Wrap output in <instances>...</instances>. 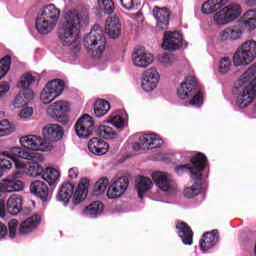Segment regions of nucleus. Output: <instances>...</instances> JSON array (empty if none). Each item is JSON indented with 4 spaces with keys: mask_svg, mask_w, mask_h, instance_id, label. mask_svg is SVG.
I'll list each match as a JSON object with an SVG mask.
<instances>
[{
    "mask_svg": "<svg viewBox=\"0 0 256 256\" xmlns=\"http://www.w3.org/2000/svg\"><path fill=\"white\" fill-rule=\"evenodd\" d=\"M20 143L23 148L12 147L5 155L30 161L25 163L21 160H15V167L16 169H23L24 173L29 177H42L45 169H43L41 163L45 161V156L39 152L32 151H41L42 153L53 151V144L48 143L39 135L22 136Z\"/></svg>",
    "mask_w": 256,
    "mask_h": 256,
    "instance_id": "obj_1",
    "label": "nucleus"
},
{
    "mask_svg": "<svg viewBox=\"0 0 256 256\" xmlns=\"http://www.w3.org/2000/svg\"><path fill=\"white\" fill-rule=\"evenodd\" d=\"M89 25V13L68 11L58 29V39L64 47H71L73 53L81 51V29Z\"/></svg>",
    "mask_w": 256,
    "mask_h": 256,
    "instance_id": "obj_2",
    "label": "nucleus"
},
{
    "mask_svg": "<svg viewBox=\"0 0 256 256\" xmlns=\"http://www.w3.org/2000/svg\"><path fill=\"white\" fill-rule=\"evenodd\" d=\"M61 17V10L55 4L42 7L36 16L35 27L39 35H49L55 31Z\"/></svg>",
    "mask_w": 256,
    "mask_h": 256,
    "instance_id": "obj_3",
    "label": "nucleus"
},
{
    "mask_svg": "<svg viewBox=\"0 0 256 256\" xmlns=\"http://www.w3.org/2000/svg\"><path fill=\"white\" fill-rule=\"evenodd\" d=\"M89 193V180L82 179L78 184V188L75 191V184L71 182H66L62 184L60 191L57 195V201L64 203L67 205L73 197V204L79 205V203H83L84 199H87V194Z\"/></svg>",
    "mask_w": 256,
    "mask_h": 256,
    "instance_id": "obj_4",
    "label": "nucleus"
},
{
    "mask_svg": "<svg viewBox=\"0 0 256 256\" xmlns=\"http://www.w3.org/2000/svg\"><path fill=\"white\" fill-rule=\"evenodd\" d=\"M84 47L94 59H101L107 45L105 32L99 25H94L91 31L84 37Z\"/></svg>",
    "mask_w": 256,
    "mask_h": 256,
    "instance_id": "obj_5",
    "label": "nucleus"
},
{
    "mask_svg": "<svg viewBox=\"0 0 256 256\" xmlns=\"http://www.w3.org/2000/svg\"><path fill=\"white\" fill-rule=\"evenodd\" d=\"M179 99H191L192 107H201L203 105V93L197 91V78L195 76L186 77L185 81L180 84L177 90Z\"/></svg>",
    "mask_w": 256,
    "mask_h": 256,
    "instance_id": "obj_6",
    "label": "nucleus"
},
{
    "mask_svg": "<svg viewBox=\"0 0 256 256\" xmlns=\"http://www.w3.org/2000/svg\"><path fill=\"white\" fill-rule=\"evenodd\" d=\"M192 163V167L189 164L180 165L175 168L177 175H183V173H190L192 179H201L205 167H207V156L203 153H198L196 156H189Z\"/></svg>",
    "mask_w": 256,
    "mask_h": 256,
    "instance_id": "obj_7",
    "label": "nucleus"
},
{
    "mask_svg": "<svg viewBox=\"0 0 256 256\" xmlns=\"http://www.w3.org/2000/svg\"><path fill=\"white\" fill-rule=\"evenodd\" d=\"M256 57V41L248 40L244 42L234 53L233 63L235 67L251 65Z\"/></svg>",
    "mask_w": 256,
    "mask_h": 256,
    "instance_id": "obj_8",
    "label": "nucleus"
},
{
    "mask_svg": "<svg viewBox=\"0 0 256 256\" xmlns=\"http://www.w3.org/2000/svg\"><path fill=\"white\" fill-rule=\"evenodd\" d=\"M65 89V83L63 80H52L48 82L44 89L40 93V100L44 105H49L52 101H55L63 90Z\"/></svg>",
    "mask_w": 256,
    "mask_h": 256,
    "instance_id": "obj_9",
    "label": "nucleus"
},
{
    "mask_svg": "<svg viewBox=\"0 0 256 256\" xmlns=\"http://www.w3.org/2000/svg\"><path fill=\"white\" fill-rule=\"evenodd\" d=\"M75 133L80 139H87L93 135V131H95V122L93 121V117L89 114H84L79 120L76 122Z\"/></svg>",
    "mask_w": 256,
    "mask_h": 256,
    "instance_id": "obj_10",
    "label": "nucleus"
},
{
    "mask_svg": "<svg viewBox=\"0 0 256 256\" xmlns=\"http://www.w3.org/2000/svg\"><path fill=\"white\" fill-rule=\"evenodd\" d=\"M152 179L160 191H164V193H173L177 190V184L167 172H154L152 173Z\"/></svg>",
    "mask_w": 256,
    "mask_h": 256,
    "instance_id": "obj_11",
    "label": "nucleus"
},
{
    "mask_svg": "<svg viewBox=\"0 0 256 256\" xmlns=\"http://www.w3.org/2000/svg\"><path fill=\"white\" fill-rule=\"evenodd\" d=\"M183 47V35L177 31L164 32L162 49L165 51H177Z\"/></svg>",
    "mask_w": 256,
    "mask_h": 256,
    "instance_id": "obj_12",
    "label": "nucleus"
},
{
    "mask_svg": "<svg viewBox=\"0 0 256 256\" xmlns=\"http://www.w3.org/2000/svg\"><path fill=\"white\" fill-rule=\"evenodd\" d=\"M128 187L129 178H127L126 176L119 177L108 187V199H119V197L125 195V191H127Z\"/></svg>",
    "mask_w": 256,
    "mask_h": 256,
    "instance_id": "obj_13",
    "label": "nucleus"
},
{
    "mask_svg": "<svg viewBox=\"0 0 256 256\" xmlns=\"http://www.w3.org/2000/svg\"><path fill=\"white\" fill-rule=\"evenodd\" d=\"M161 79V75L159 74V71H157V68H149L144 72V77L142 79V89L143 91H146V93H149L157 88V85H159V81Z\"/></svg>",
    "mask_w": 256,
    "mask_h": 256,
    "instance_id": "obj_14",
    "label": "nucleus"
},
{
    "mask_svg": "<svg viewBox=\"0 0 256 256\" xmlns=\"http://www.w3.org/2000/svg\"><path fill=\"white\" fill-rule=\"evenodd\" d=\"M163 145V140L157 134H145L139 137V144L134 146L135 151L142 149H157Z\"/></svg>",
    "mask_w": 256,
    "mask_h": 256,
    "instance_id": "obj_15",
    "label": "nucleus"
},
{
    "mask_svg": "<svg viewBox=\"0 0 256 256\" xmlns=\"http://www.w3.org/2000/svg\"><path fill=\"white\" fill-rule=\"evenodd\" d=\"M154 61L151 53L145 51V49H137L132 55V63L135 67L141 69H147Z\"/></svg>",
    "mask_w": 256,
    "mask_h": 256,
    "instance_id": "obj_16",
    "label": "nucleus"
},
{
    "mask_svg": "<svg viewBox=\"0 0 256 256\" xmlns=\"http://www.w3.org/2000/svg\"><path fill=\"white\" fill-rule=\"evenodd\" d=\"M20 177H23V173L17 171L13 174L12 178H7L2 181L4 183V190L6 193L23 191L25 184L23 183V181L19 180Z\"/></svg>",
    "mask_w": 256,
    "mask_h": 256,
    "instance_id": "obj_17",
    "label": "nucleus"
},
{
    "mask_svg": "<svg viewBox=\"0 0 256 256\" xmlns=\"http://www.w3.org/2000/svg\"><path fill=\"white\" fill-rule=\"evenodd\" d=\"M43 134L45 138L42 139L53 145L54 141H59L63 137V129L57 124H49L44 128Z\"/></svg>",
    "mask_w": 256,
    "mask_h": 256,
    "instance_id": "obj_18",
    "label": "nucleus"
},
{
    "mask_svg": "<svg viewBox=\"0 0 256 256\" xmlns=\"http://www.w3.org/2000/svg\"><path fill=\"white\" fill-rule=\"evenodd\" d=\"M152 13L153 17L156 19L157 28L160 29V31H165V29L169 27V11H167V8H159L156 6Z\"/></svg>",
    "mask_w": 256,
    "mask_h": 256,
    "instance_id": "obj_19",
    "label": "nucleus"
},
{
    "mask_svg": "<svg viewBox=\"0 0 256 256\" xmlns=\"http://www.w3.org/2000/svg\"><path fill=\"white\" fill-rule=\"evenodd\" d=\"M88 150L93 155H105L109 151V144L101 138L93 137L88 141Z\"/></svg>",
    "mask_w": 256,
    "mask_h": 256,
    "instance_id": "obj_20",
    "label": "nucleus"
},
{
    "mask_svg": "<svg viewBox=\"0 0 256 256\" xmlns=\"http://www.w3.org/2000/svg\"><path fill=\"white\" fill-rule=\"evenodd\" d=\"M52 111L53 115L57 117V121L62 123V125H67L68 119L67 116L63 115L69 111V104L65 101L55 102L52 107L49 109Z\"/></svg>",
    "mask_w": 256,
    "mask_h": 256,
    "instance_id": "obj_21",
    "label": "nucleus"
},
{
    "mask_svg": "<svg viewBox=\"0 0 256 256\" xmlns=\"http://www.w3.org/2000/svg\"><path fill=\"white\" fill-rule=\"evenodd\" d=\"M105 31L110 39H118L121 35V21L115 16H111L106 20Z\"/></svg>",
    "mask_w": 256,
    "mask_h": 256,
    "instance_id": "obj_22",
    "label": "nucleus"
},
{
    "mask_svg": "<svg viewBox=\"0 0 256 256\" xmlns=\"http://www.w3.org/2000/svg\"><path fill=\"white\" fill-rule=\"evenodd\" d=\"M217 243H219V232L217 230L206 232L203 235V239L200 240V248L203 253H206V251H209V249H213Z\"/></svg>",
    "mask_w": 256,
    "mask_h": 256,
    "instance_id": "obj_23",
    "label": "nucleus"
},
{
    "mask_svg": "<svg viewBox=\"0 0 256 256\" xmlns=\"http://www.w3.org/2000/svg\"><path fill=\"white\" fill-rule=\"evenodd\" d=\"M6 209L10 215H19L23 209V196L12 194L6 202Z\"/></svg>",
    "mask_w": 256,
    "mask_h": 256,
    "instance_id": "obj_24",
    "label": "nucleus"
},
{
    "mask_svg": "<svg viewBox=\"0 0 256 256\" xmlns=\"http://www.w3.org/2000/svg\"><path fill=\"white\" fill-rule=\"evenodd\" d=\"M39 223H41V216L39 215H33L24 220L19 226L20 235H29V233H33V231L39 227Z\"/></svg>",
    "mask_w": 256,
    "mask_h": 256,
    "instance_id": "obj_25",
    "label": "nucleus"
},
{
    "mask_svg": "<svg viewBox=\"0 0 256 256\" xmlns=\"http://www.w3.org/2000/svg\"><path fill=\"white\" fill-rule=\"evenodd\" d=\"M30 191L42 201H47L49 197V187L41 180H35L30 184Z\"/></svg>",
    "mask_w": 256,
    "mask_h": 256,
    "instance_id": "obj_26",
    "label": "nucleus"
},
{
    "mask_svg": "<svg viewBox=\"0 0 256 256\" xmlns=\"http://www.w3.org/2000/svg\"><path fill=\"white\" fill-rule=\"evenodd\" d=\"M176 228L183 244L193 245V230H191V227L184 222H180L176 225Z\"/></svg>",
    "mask_w": 256,
    "mask_h": 256,
    "instance_id": "obj_27",
    "label": "nucleus"
},
{
    "mask_svg": "<svg viewBox=\"0 0 256 256\" xmlns=\"http://www.w3.org/2000/svg\"><path fill=\"white\" fill-rule=\"evenodd\" d=\"M33 99V90H21L14 98L12 105L15 109L25 107Z\"/></svg>",
    "mask_w": 256,
    "mask_h": 256,
    "instance_id": "obj_28",
    "label": "nucleus"
},
{
    "mask_svg": "<svg viewBox=\"0 0 256 256\" xmlns=\"http://www.w3.org/2000/svg\"><path fill=\"white\" fill-rule=\"evenodd\" d=\"M227 3H229V0H208L202 4V13L204 15H211V13H215V11H218Z\"/></svg>",
    "mask_w": 256,
    "mask_h": 256,
    "instance_id": "obj_29",
    "label": "nucleus"
},
{
    "mask_svg": "<svg viewBox=\"0 0 256 256\" xmlns=\"http://www.w3.org/2000/svg\"><path fill=\"white\" fill-rule=\"evenodd\" d=\"M243 25L244 29L251 33V31H255L256 29V8L250 9L246 11L243 16Z\"/></svg>",
    "mask_w": 256,
    "mask_h": 256,
    "instance_id": "obj_30",
    "label": "nucleus"
},
{
    "mask_svg": "<svg viewBox=\"0 0 256 256\" xmlns=\"http://www.w3.org/2000/svg\"><path fill=\"white\" fill-rule=\"evenodd\" d=\"M136 189L138 191V197L143 199V194L153 189V181L150 178L139 176L136 179Z\"/></svg>",
    "mask_w": 256,
    "mask_h": 256,
    "instance_id": "obj_31",
    "label": "nucleus"
},
{
    "mask_svg": "<svg viewBox=\"0 0 256 256\" xmlns=\"http://www.w3.org/2000/svg\"><path fill=\"white\" fill-rule=\"evenodd\" d=\"M243 37V31L238 27H228L220 33L222 41H237Z\"/></svg>",
    "mask_w": 256,
    "mask_h": 256,
    "instance_id": "obj_32",
    "label": "nucleus"
},
{
    "mask_svg": "<svg viewBox=\"0 0 256 256\" xmlns=\"http://www.w3.org/2000/svg\"><path fill=\"white\" fill-rule=\"evenodd\" d=\"M103 209H105V206L103 205V203L99 201H95L83 211V215H85V217H90L91 219H95V217H99V215L103 213Z\"/></svg>",
    "mask_w": 256,
    "mask_h": 256,
    "instance_id": "obj_33",
    "label": "nucleus"
},
{
    "mask_svg": "<svg viewBox=\"0 0 256 256\" xmlns=\"http://www.w3.org/2000/svg\"><path fill=\"white\" fill-rule=\"evenodd\" d=\"M222 9L224 10V13H226V17L230 20V23H233L235 19L241 17V13L243 11L241 5L237 3L229 4Z\"/></svg>",
    "mask_w": 256,
    "mask_h": 256,
    "instance_id": "obj_34",
    "label": "nucleus"
},
{
    "mask_svg": "<svg viewBox=\"0 0 256 256\" xmlns=\"http://www.w3.org/2000/svg\"><path fill=\"white\" fill-rule=\"evenodd\" d=\"M194 183L191 186H188L184 189V196L187 199H193V197H197L201 193V177L194 178Z\"/></svg>",
    "mask_w": 256,
    "mask_h": 256,
    "instance_id": "obj_35",
    "label": "nucleus"
},
{
    "mask_svg": "<svg viewBox=\"0 0 256 256\" xmlns=\"http://www.w3.org/2000/svg\"><path fill=\"white\" fill-rule=\"evenodd\" d=\"M111 110V104L104 99L97 100L94 104V113L96 117H105Z\"/></svg>",
    "mask_w": 256,
    "mask_h": 256,
    "instance_id": "obj_36",
    "label": "nucleus"
},
{
    "mask_svg": "<svg viewBox=\"0 0 256 256\" xmlns=\"http://www.w3.org/2000/svg\"><path fill=\"white\" fill-rule=\"evenodd\" d=\"M10 150L4 151L2 153V157L0 158V169H3L4 171H7L13 167V163L15 165V161H19L18 156H9L5 153H9ZM18 158V159H17Z\"/></svg>",
    "mask_w": 256,
    "mask_h": 256,
    "instance_id": "obj_37",
    "label": "nucleus"
},
{
    "mask_svg": "<svg viewBox=\"0 0 256 256\" xmlns=\"http://www.w3.org/2000/svg\"><path fill=\"white\" fill-rule=\"evenodd\" d=\"M97 135L103 139H117V132L107 124H102L97 128Z\"/></svg>",
    "mask_w": 256,
    "mask_h": 256,
    "instance_id": "obj_38",
    "label": "nucleus"
},
{
    "mask_svg": "<svg viewBox=\"0 0 256 256\" xmlns=\"http://www.w3.org/2000/svg\"><path fill=\"white\" fill-rule=\"evenodd\" d=\"M106 123L114 125V127L120 131L125 129V119L121 116V112H113L106 120Z\"/></svg>",
    "mask_w": 256,
    "mask_h": 256,
    "instance_id": "obj_39",
    "label": "nucleus"
},
{
    "mask_svg": "<svg viewBox=\"0 0 256 256\" xmlns=\"http://www.w3.org/2000/svg\"><path fill=\"white\" fill-rule=\"evenodd\" d=\"M61 177V173L55 168H48L46 172L42 173V179L44 181H47L49 185H55L57 181H59V178Z\"/></svg>",
    "mask_w": 256,
    "mask_h": 256,
    "instance_id": "obj_40",
    "label": "nucleus"
},
{
    "mask_svg": "<svg viewBox=\"0 0 256 256\" xmlns=\"http://www.w3.org/2000/svg\"><path fill=\"white\" fill-rule=\"evenodd\" d=\"M15 131V124L9 122V120L4 119L0 121V137H7Z\"/></svg>",
    "mask_w": 256,
    "mask_h": 256,
    "instance_id": "obj_41",
    "label": "nucleus"
},
{
    "mask_svg": "<svg viewBox=\"0 0 256 256\" xmlns=\"http://www.w3.org/2000/svg\"><path fill=\"white\" fill-rule=\"evenodd\" d=\"M35 83V77L31 73H26L22 76L20 80L19 87L22 91H31L29 87Z\"/></svg>",
    "mask_w": 256,
    "mask_h": 256,
    "instance_id": "obj_42",
    "label": "nucleus"
},
{
    "mask_svg": "<svg viewBox=\"0 0 256 256\" xmlns=\"http://www.w3.org/2000/svg\"><path fill=\"white\" fill-rule=\"evenodd\" d=\"M107 187H109V178H100L94 186L95 195H102L107 191Z\"/></svg>",
    "mask_w": 256,
    "mask_h": 256,
    "instance_id": "obj_43",
    "label": "nucleus"
},
{
    "mask_svg": "<svg viewBox=\"0 0 256 256\" xmlns=\"http://www.w3.org/2000/svg\"><path fill=\"white\" fill-rule=\"evenodd\" d=\"M213 20L216 25H227L231 23L223 8L214 14Z\"/></svg>",
    "mask_w": 256,
    "mask_h": 256,
    "instance_id": "obj_44",
    "label": "nucleus"
},
{
    "mask_svg": "<svg viewBox=\"0 0 256 256\" xmlns=\"http://www.w3.org/2000/svg\"><path fill=\"white\" fill-rule=\"evenodd\" d=\"M232 65L233 64L231 63V58L227 56L221 58L218 66L219 73H221L222 75L229 73V71H231Z\"/></svg>",
    "mask_w": 256,
    "mask_h": 256,
    "instance_id": "obj_45",
    "label": "nucleus"
},
{
    "mask_svg": "<svg viewBox=\"0 0 256 256\" xmlns=\"http://www.w3.org/2000/svg\"><path fill=\"white\" fill-rule=\"evenodd\" d=\"M11 69V56H5L0 60V79H3Z\"/></svg>",
    "mask_w": 256,
    "mask_h": 256,
    "instance_id": "obj_46",
    "label": "nucleus"
},
{
    "mask_svg": "<svg viewBox=\"0 0 256 256\" xmlns=\"http://www.w3.org/2000/svg\"><path fill=\"white\" fill-rule=\"evenodd\" d=\"M176 61L177 58L173 54L164 53L159 56V62L163 67H172Z\"/></svg>",
    "mask_w": 256,
    "mask_h": 256,
    "instance_id": "obj_47",
    "label": "nucleus"
},
{
    "mask_svg": "<svg viewBox=\"0 0 256 256\" xmlns=\"http://www.w3.org/2000/svg\"><path fill=\"white\" fill-rule=\"evenodd\" d=\"M97 1L100 9H103V11L107 15H111V13H113L115 9V4L113 3V0H97Z\"/></svg>",
    "mask_w": 256,
    "mask_h": 256,
    "instance_id": "obj_48",
    "label": "nucleus"
},
{
    "mask_svg": "<svg viewBox=\"0 0 256 256\" xmlns=\"http://www.w3.org/2000/svg\"><path fill=\"white\" fill-rule=\"evenodd\" d=\"M17 227H19V222L17 219H12L8 222L10 239H15V237H17Z\"/></svg>",
    "mask_w": 256,
    "mask_h": 256,
    "instance_id": "obj_49",
    "label": "nucleus"
},
{
    "mask_svg": "<svg viewBox=\"0 0 256 256\" xmlns=\"http://www.w3.org/2000/svg\"><path fill=\"white\" fill-rule=\"evenodd\" d=\"M20 119H31L33 117V108L25 107L19 112Z\"/></svg>",
    "mask_w": 256,
    "mask_h": 256,
    "instance_id": "obj_50",
    "label": "nucleus"
},
{
    "mask_svg": "<svg viewBox=\"0 0 256 256\" xmlns=\"http://www.w3.org/2000/svg\"><path fill=\"white\" fill-rule=\"evenodd\" d=\"M120 3L124 9L131 11L135 7V0H120Z\"/></svg>",
    "mask_w": 256,
    "mask_h": 256,
    "instance_id": "obj_51",
    "label": "nucleus"
},
{
    "mask_svg": "<svg viewBox=\"0 0 256 256\" xmlns=\"http://www.w3.org/2000/svg\"><path fill=\"white\" fill-rule=\"evenodd\" d=\"M9 92V83L7 82H0V98L5 97Z\"/></svg>",
    "mask_w": 256,
    "mask_h": 256,
    "instance_id": "obj_52",
    "label": "nucleus"
},
{
    "mask_svg": "<svg viewBox=\"0 0 256 256\" xmlns=\"http://www.w3.org/2000/svg\"><path fill=\"white\" fill-rule=\"evenodd\" d=\"M68 177L70 179H77V177H79V168L77 167L70 168L68 171Z\"/></svg>",
    "mask_w": 256,
    "mask_h": 256,
    "instance_id": "obj_53",
    "label": "nucleus"
},
{
    "mask_svg": "<svg viewBox=\"0 0 256 256\" xmlns=\"http://www.w3.org/2000/svg\"><path fill=\"white\" fill-rule=\"evenodd\" d=\"M7 237V226L0 222V239H5Z\"/></svg>",
    "mask_w": 256,
    "mask_h": 256,
    "instance_id": "obj_54",
    "label": "nucleus"
},
{
    "mask_svg": "<svg viewBox=\"0 0 256 256\" xmlns=\"http://www.w3.org/2000/svg\"><path fill=\"white\" fill-rule=\"evenodd\" d=\"M245 3L248 7H256V0H245Z\"/></svg>",
    "mask_w": 256,
    "mask_h": 256,
    "instance_id": "obj_55",
    "label": "nucleus"
},
{
    "mask_svg": "<svg viewBox=\"0 0 256 256\" xmlns=\"http://www.w3.org/2000/svg\"><path fill=\"white\" fill-rule=\"evenodd\" d=\"M3 193H6V192H5V185L2 181L0 182V197H3Z\"/></svg>",
    "mask_w": 256,
    "mask_h": 256,
    "instance_id": "obj_56",
    "label": "nucleus"
},
{
    "mask_svg": "<svg viewBox=\"0 0 256 256\" xmlns=\"http://www.w3.org/2000/svg\"><path fill=\"white\" fill-rule=\"evenodd\" d=\"M5 217V209L0 208V218L3 219Z\"/></svg>",
    "mask_w": 256,
    "mask_h": 256,
    "instance_id": "obj_57",
    "label": "nucleus"
},
{
    "mask_svg": "<svg viewBox=\"0 0 256 256\" xmlns=\"http://www.w3.org/2000/svg\"><path fill=\"white\" fill-rule=\"evenodd\" d=\"M0 177H3V170L0 168Z\"/></svg>",
    "mask_w": 256,
    "mask_h": 256,
    "instance_id": "obj_58",
    "label": "nucleus"
}]
</instances>
